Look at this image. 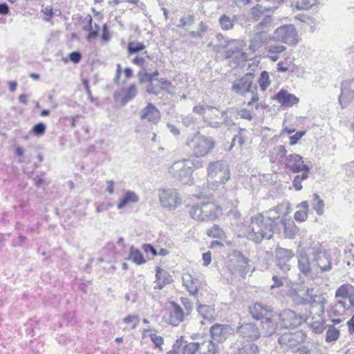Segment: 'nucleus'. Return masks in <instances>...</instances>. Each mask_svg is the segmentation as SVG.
<instances>
[{
    "label": "nucleus",
    "mask_w": 354,
    "mask_h": 354,
    "mask_svg": "<svg viewBox=\"0 0 354 354\" xmlns=\"http://www.w3.org/2000/svg\"><path fill=\"white\" fill-rule=\"evenodd\" d=\"M301 304H310L312 307H317L319 316L315 320H313L315 318L313 317L312 320L309 322V324L313 332L317 334L322 333L325 328V321L321 317L326 304L325 297L314 288H308L305 297L301 298Z\"/></svg>",
    "instance_id": "1"
},
{
    "label": "nucleus",
    "mask_w": 354,
    "mask_h": 354,
    "mask_svg": "<svg viewBox=\"0 0 354 354\" xmlns=\"http://www.w3.org/2000/svg\"><path fill=\"white\" fill-rule=\"evenodd\" d=\"M185 145L194 157L201 158L211 152L215 147V142L212 137L197 132L187 138Z\"/></svg>",
    "instance_id": "2"
},
{
    "label": "nucleus",
    "mask_w": 354,
    "mask_h": 354,
    "mask_svg": "<svg viewBox=\"0 0 354 354\" xmlns=\"http://www.w3.org/2000/svg\"><path fill=\"white\" fill-rule=\"evenodd\" d=\"M207 180L212 189L214 186L224 185L230 178L229 166L226 161L215 160L210 162L207 167Z\"/></svg>",
    "instance_id": "3"
},
{
    "label": "nucleus",
    "mask_w": 354,
    "mask_h": 354,
    "mask_svg": "<svg viewBox=\"0 0 354 354\" xmlns=\"http://www.w3.org/2000/svg\"><path fill=\"white\" fill-rule=\"evenodd\" d=\"M249 228L250 231L248 232V238L257 243L263 239H271L272 233L276 232L272 225L266 222L259 214L251 218Z\"/></svg>",
    "instance_id": "4"
},
{
    "label": "nucleus",
    "mask_w": 354,
    "mask_h": 354,
    "mask_svg": "<svg viewBox=\"0 0 354 354\" xmlns=\"http://www.w3.org/2000/svg\"><path fill=\"white\" fill-rule=\"evenodd\" d=\"M202 161L196 160L194 163L189 159H183L175 162L169 169V174L175 178L184 183H188L192 175L194 168L201 167Z\"/></svg>",
    "instance_id": "5"
},
{
    "label": "nucleus",
    "mask_w": 354,
    "mask_h": 354,
    "mask_svg": "<svg viewBox=\"0 0 354 354\" xmlns=\"http://www.w3.org/2000/svg\"><path fill=\"white\" fill-rule=\"evenodd\" d=\"M253 80L254 74L248 73L235 81L232 86V91L238 95H245L249 92L252 93V96L251 100L248 102V106H250L252 103L259 100L257 87L253 84Z\"/></svg>",
    "instance_id": "6"
},
{
    "label": "nucleus",
    "mask_w": 354,
    "mask_h": 354,
    "mask_svg": "<svg viewBox=\"0 0 354 354\" xmlns=\"http://www.w3.org/2000/svg\"><path fill=\"white\" fill-rule=\"evenodd\" d=\"M220 212V209L213 203L201 202L193 205L189 214L192 218L207 221L215 220Z\"/></svg>",
    "instance_id": "7"
},
{
    "label": "nucleus",
    "mask_w": 354,
    "mask_h": 354,
    "mask_svg": "<svg viewBox=\"0 0 354 354\" xmlns=\"http://www.w3.org/2000/svg\"><path fill=\"white\" fill-rule=\"evenodd\" d=\"M245 43L243 40L232 39L225 46V56L233 62L234 66L248 60L247 54L243 51Z\"/></svg>",
    "instance_id": "8"
},
{
    "label": "nucleus",
    "mask_w": 354,
    "mask_h": 354,
    "mask_svg": "<svg viewBox=\"0 0 354 354\" xmlns=\"http://www.w3.org/2000/svg\"><path fill=\"white\" fill-rule=\"evenodd\" d=\"M250 260L238 250H234L228 257L227 268L232 274L238 273L244 277L251 272Z\"/></svg>",
    "instance_id": "9"
},
{
    "label": "nucleus",
    "mask_w": 354,
    "mask_h": 354,
    "mask_svg": "<svg viewBox=\"0 0 354 354\" xmlns=\"http://www.w3.org/2000/svg\"><path fill=\"white\" fill-rule=\"evenodd\" d=\"M158 199L162 207L174 210L182 203V197L176 189L161 188L158 189Z\"/></svg>",
    "instance_id": "10"
},
{
    "label": "nucleus",
    "mask_w": 354,
    "mask_h": 354,
    "mask_svg": "<svg viewBox=\"0 0 354 354\" xmlns=\"http://www.w3.org/2000/svg\"><path fill=\"white\" fill-rule=\"evenodd\" d=\"M272 38L290 46H295L299 42L296 28L292 24L283 25L276 28Z\"/></svg>",
    "instance_id": "11"
},
{
    "label": "nucleus",
    "mask_w": 354,
    "mask_h": 354,
    "mask_svg": "<svg viewBox=\"0 0 354 354\" xmlns=\"http://www.w3.org/2000/svg\"><path fill=\"white\" fill-rule=\"evenodd\" d=\"M306 335L303 330L286 333L278 338V343L284 351L292 350L304 342Z\"/></svg>",
    "instance_id": "12"
},
{
    "label": "nucleus",
    "mask_w": 354,
    "mask_h": 354,
    "mask_svg": "<svg viewBox=\"0 0 354 354\" xmlns=\"http://www.w3.org/2000/svg\"><path fill=\"white\" fill-rule=\"evenodd\" d=\"M278 316L281 326L286 328L297 327L309 319L306 315H300L291 310H285Z\"/></svg>",
    "instance_id": "13"
},
{
    "label": "nucleus",
    "mask_w": 354,
    "mask_h": 354,
    "mask_svg": "<svg viewBox=\"0 0 354 354\" xmlns=\"http://www.w3.org/2000/svg\"><path fill=\"white\" fill-rule=\"evenodd\" d=\"M312 256L313 261L322 272L331 270L332 263L330 253L322 245H317L313 248Z\"/></svg>",
    "instance_id": "14"
},
{
    "label": "nucleus",
    "mask_w": 354,
    "mask_h": 354,
    "mask_svg": "<svg viewBox=\"0 0 354 354\" xmlns=\"http://www.w3.org/2000/svg\"><path fill=\"white\" fill-rule=\"evenodd\" d=\"M236 333L248 341H255L261 336L259 327L254 322L239 323Z\"/></svg>",
    "instance_id": "15"
},
{
    "label": "nucleus",
    "mask_w": 354,
    "mask_h": 354,
    "mask_svg": "<svg viewBox=\"0 0 354 354\" xmlns=\"http://www.w3.org/2000/svg\"><path fill=\"white\" fill-rule=\"evenodd\" d=\"M185 314L182 308L176 302L171 303V308L167 310L162 319L172 326H178L183 322Z\"/></svg>",
    "instance_id": "16"
},
{
    "label": "nucleus",
    "mask_w": 354,
    "mask_h": 354,
    "mask_svg": "<svg viewBox=\"0 0 354 354\" xmlns=\"http://www.w3.org/2000/svg\"><path fill=\"white\" fill-rule=\"evenodd\" d=\"M276 262L279 268L285 274L290 270V261L294 257V252L291 250L278 248L275 251Z\"/></svg>",
    "instance_id": "17"
},
{
    "label": "nucleus",
    "mask_w": 354,
    "mask_h": 354,
    "mask_svg": "<svg viewBox=\"0 0 354 354\" xmlns=\"http://www.w3.org/2000/svg\"><path fill=\"white\" fill-rule=\"evenodd\" d=\"M209 110L212 112L214 109L218 111V109L216 106H205L201 104H198L193 107V112L202 115L203 122L209 127L212 128H219L221 127V123L217 120H214L212 115L206 114V110Z\"/></svg>",
    "instance_id": "18"
},
{
    "label": "nucleus",
    "mask_w": 354,
    "mask_h": 354,
    "mask_svg": "<svg viewBox=\"0 0 354 354\" xmlns=\"http://www.w3.org/2000/svg\"><path fill=\"white\" fill-rule=\"evenodd\" d=\"M285 166L294 173L301 172L304 169L310 171L308 165L304 164L303 157L297 153H292L286 156Z\"/></svg>",
    "instance_id": "19"
},
{
    "label": "nucleus",
    "mask_w": 354,
    "mask_h": 354,
    "mask_svg": "<svg viewBox=\"0 0 354 354\" xmlns=\"http://www.w3.org/2000/svg\"><path fill=\"white\" fill-rule=\"evenodd\" d=\"M232 331V328L229 325L215 324L210 328L211 340L214 342H223Z\"/></svg>",
    "instance_id": "20"
},
{
    "label": "nucleus",
    "mask_w": 354,
    "mask_h": 354,
    "mask_svg": "<svg viewBox=\"0 0 354 354\" xmlns=\"http://www.w3.org/2000/svg\"><path fill=\"white\" fill-rule=\"evenodd\" d=\"M140 116L141 120H146L151 124H156L160 120V112L152 103H148L140 111Z\"/></svg>",
    "instance_id": "21"
},
{
    "label": "nucleus",
    "mask_w": 354,
    "mask_h": 354,
    "mask_svg": "<svg viewBox=\"0 0 354 354\" xmlns=\"http://www.w3.org/2000/svg\"><path fill=\"white\" fill-rule=\"evenodd\" d=\"M351 82L352 80H346L341 84V95L338 100L342 109L347 107L354 100V91L349 88Z\"/></svg>",
    "instance_id": "22"
},
{
    "label": "nucleus",
    "mask_w": 354,
    "mask_h": 354,
    "mask_svg": "<svg viewBox=\"0 0 354 354\" xmlns=\"http://www.w3.org/2000/svg\"><path fill=\"white\" fill-rule=\"evenodd\" d=\"M259 216L263 217V220L272 225V229L277 232L279 231V225L283 219L280 217L279 211L277 207L270 209L269 210L260 214Z\"/></svg>",
    "instance_id": "23"
},
{
    "label": "nucleus",
    "mask_w": 354,
    "mask_h": 354,
    "mask_svg": "<svg viewBox=\"0 0 354 354\" xmlns=\"http://www.w3.org/2000/svg\"><path fill=\"white\" fill-rule=\"evenodd\" d=\"M274 99L282 106H292L299 102V97L294 94L290 93L288 91L281 89L275 95Z\"/></svg>",
    "instance_id": "24"
},
{
    "label": "nucleus",
    "mask_w": 354,
    "mask_h": 354,
    "mask_svg": "<svg viewBox=\"0 0 354 354\" xmlns=\"http://www.w3.org/2000/svg\"><path fill=\"white\" fill-rule=\"evenodd\" d=\"M182 280L183 286L186 288L189 294L192 296L196 297L201 284L199 279L188 273H185L183 274Z\"/></svg>",
    "instance_id": "25"
},
{
    "label": "nucleus",
    "mask_w": 354,
    "mask_h": 354,
    "mask_svg": "<svg viewBox=\"0 0 354 354\" xmlns=\"http://www.w3.org/2000/svg\"><path fill=\"white\" fill-rule=\"evenodd\" d=\"M201 344L198 342H189L181 336L175 342V348H179L180 354H196L199 350Z\"/></svg>",
    "instance_id": "26"
},
{
    "label": "nucleus",
    "mask_w": 354,
    "mask_h": 354,
    "mask_svg": "<svg viewBox=\"0 0 354 354\" xmlns=\"http://www.w3.org/2000/svg\"><path fill=\"white\" fill-rule=\"evenodd\" d=\"M279 322L278 314H271L265 317L261 322L262 328L266 335L274 333Z\"/></svg>",
    "instance_id": "27"
},
{
    "label": "nucleus",
    "mask_w": 354,
    "mask_h": 354,
    "mask_svg": "<svg viewBox=\"0 0 354 354\" xmlns=\"http://www.w3.org/2000/svg\"><path fill=\"white\" fill-rule=\"evenodd\" d=\"M140 201L138 195L130 190H127L124 192L121 198L118 201L116 207L118 209H122L131 203H137Z\"/></svg>",
    "instance_id": "28"
},
{
    "label": "nucleus",
    "mask_w": 354,
    "mask_h": 354,
    "mask_svg": "<svg viewBox=\"0 0 354 354\" xmlns=\"http://www.w3.org/2000/svg\"><path fill=\"white\" fill-rule=\"evenodd\" d=\"M297 260L298 268L300 272L306 277L308 276L311 273L312 270L306 252L304 250H300L297 254Z\"/></svg>",
    "instance_id": "29"
},
{
    "label": "nucleus",
    "mask_w": 354,
    "mask_h": 354,
    "mask_svg": "<svg viewBox=\"0 0 354 354\" xmlns=\"http://www.w3.org/2000/svg\"><path fill=\"white\" fill-rule=\"evenodd\" d=\"M273 0H261L260 3L257 5L256 7H254L252 9V15L254 18L256 19L261 17V14L264 11H272L277 8H272L271 6L274 5L272 3Z\"/></svg>",
    "instance_id": "30"
},
{
    "label": "nucleus",
    "mask_w": 354,
    "mask_h": 354,
    "mask_svg": "<svg viewBox=\"0 0 354 354\" xmlns=\"http://www.w3.org/2000/svg\"><path fill=\"white\" fill-rule=\"evenodd\" d=\"M197 310L203 318L201 321V324H205L207 322L211 323L215 319L214 309L212 306L200 304Z\"/></svg>",
    "instance_id": "31"
},
{
    "label": "nucleus",
    "mask_w": 354,
    "mask_h": 354,
    "mask_svg": "<svg viewBox=\"0 0 354 354\" xmlns=\"http://www.w3.org/2000/svg\"><path fill=\"white\" fill-rule=\"evenodd\" d=\"M250 315L256 319H263L272 314L266 307L261 304L256 303L249 309Z\"/></svg>",
    "instance_id": "32"
},
{
    "label": "nucleus",
    "mask_w": 354,
    "mask_h": 354,
    "mask_svg": "<svg viewBox=\"0 0 354 354\" xmlns=\"http://www.w3.org/2000/svg\"><path fill=\"white\" fill-rule=\"evenodd\" d=\"M286 50V47L282 45L272 44L269 45L266 50L268 53L266 57L272 62H275L279 59V54Z\"/></svg>",
    "instance_id": "33"
},
{
    "label": "nucleus",
    "mask_w": 354,
    "mask_h": 354,
    "mask_svg": "<svg viewBox=\"0 0 354 354\" xmlns=\"http://www.w3.org/2000/svg\"><path fill=\"white\" fill-rule=\"evenodd\" d=\"M254 32L252 35L250 41L249 48L253 53L260 48L264 42L266 35L258 31H254Z\"/></svg>",
    "instance_id": "34"
},
{
    "label": "nucleus",
    "mask_w": 354,
    "mask_h": 354,
    "mask_svg": "<svg viewBox=\"0 0 354 354\" xmlns=\"http://www.w3.org/2000/svg\"><path fill=\"white\" fill-rule=\"evenodd\" d=\"M127 259L132 261L137 266H140L146 263V260L142 252L133 245L129 248V257Z\"/></svg>",
    "instance_id": "35"
},
{
    "label": "nucleus",
    "mask_w": 354,
    "mask_h": 354,
    "mask_svg": "<svg viewBox=\"0 0 354 354\" xmlns=\"http://www.w3.org/2000/svg\"><path fill=\"white\" fill-rule=\"evenodd\" d=\"M272 27V19L270 15H266L263 19L254 27V31H258L266 35Z\"/></svg>",
    "instance_id": "36"
},
{
    "label": "nucleus",
    "mask_w": 354,
    "mask_h": 354,
    "mask_svg": "<svg viewBox=\"0 0 354 354\" xmlns=\"http://www.w3.org/2000/svg\"><path fill=\"white\" fill-rule=\"evenodd\" d=\"M281 227H283L285 235L289 239L293 238L298 232V228L292 221L283 220L279 225V229Z\"/></svg>",
    "instance_id": "37"
},
{
    "label": "nucleus",
    "mask_w": 354,
    "mask_h": 354,
    "mask_svg": "<svg viewBox=\"0 0 354 354\" xmlns=\"http://www.w3.org/2000/svg\"><path fill=\"white\" fill-rule=\"evenodd\" d=\"M142 335L144 337L149 336L152 342L158 348H160L161 345L163 344V338L161 336L156 335V330L153 328H148L143 329Z\"/></svg>",
    "instance_id": "38"
},
{
    "label": "nucleus",
    "mask_w": 354,
    "mask_h": 354,
    "mask_svg": "<svg viewBox=\"0 0 354 354\" xmlns=\"http://www.w3.org/2000/svg\"><path fill=\"white\" fill-rule=\"evenodd\" d=\"M354 292V287L349 283H344L339 286L336 290L335 297H342L343 299L349 298Z\"/></svg>",
    "instance_id": "39"
},
{
    "label": "nucleus",
    "mask_w": 354,
    "mask_h": 354,
    "mask_svg": "<svg viewBox=\"0 0 354 354\" xmlns=\"http://www.w3.org/2000/svg\"><path fill=\"white\" fill-rule=\"evenodd\" d=\"M297 207L299 208L294 215V218L297 221H304L308 217V203L307 201L301 202Z\"/></svg>",
    "instance_id": "40"
},
{
    "label": "nucleus",
    "mask_w": 354,
    "mask_h": 354,
    "mask_svg": "<svg viewBox=\"0 0 354 354\" xmlns=\"http://www.w3.org/2000/svg\"><path fill=\"white\" fill-rule=\"evenodd\" d=\"M201 354H217L218 348L215 342L209 340L201 344Z\"/></svg>",
    "instance_id": "41"
},
{
    "label": "nucleus",
    "mask_w": 354,
    "mask_h": 354,
    "mask_svg": "<svg viewBox=\"0 0 354 354\" xmlns=\"http://www.w3.org/2000/svg\"><path fill=\"white\" fill-rule=\"evenodd\" d=\"M236 19L237 16L234 15L232 18H231L226 15H223L219 18V24L223 30H229L233 28L234 21Z\"/></svg>",
    "instance_id": "42"
},
{
    "label": "nucleus",
    "mask_w": 354,
    "mask_h": 354,
    "mask_svg": "<svg viewBox=\"0 0 354 354\" xmlns=\"http://www.w3.org/2000/svg\"><path fill=\"white\" fill-rule=\"evenodd\" d=\"M233 354H259V348L254 344H248L238 348Z\"/></svg>",
    "instance_id": "43"
},
{
    "label": "nucleus",
    "mask_w": 354,
    "mask_h": 354,
    "mask_svg": "<svg viewBox=\"0 0 354 354\" xmlns=\"http://www.w3.org/2000/svg\"><path fill=\"white\" fill-rule=\"evenodd\" d=\"M312 207L318 215L324 214V203L317 194L313 195Z\"/></svg>",
    "instance_id": "44"
},
{
    "label": "nucleus",
    "mask_w": 354,
    "mask_h": 354,
    "mask_svg": "<svg viewBox=\"0 0 354 354\" xmlns=\"http://www.w3.org/2000/svg\"><path fill=\"white\" fill-rule=\"evenodd\" d=\"M88 21V26L87 27H84V29L86 30H88L89 32L88 35L87 36L88 40H91L94 38H95L97 35V31L99 30V26L97 25H95V28L93 27L92 25V17L91 15H88L86 18Z\"/></svg>",
    "instance_id": "45"
},
{
    "label": "nucleus",
    "mask_w": 354,
    "mask_h": 354,
    "mask_svg": "<svg viewBox=\"0 0 354 354\" xmlns=\"http://www.w3.org/2000/svg\"><path fill=\"white\" fill-rule=\"evenodd\" d=\"M137 95L136 86L134 84L131 85L124 91V97L122 100V105L126 104L132 100Z\"/></svg>",
    "instance_id": "46"
},
{
    "label": "nucleus",
    "mask_w": 354,
    "mask_h": 354,
    "mask_svg": "<svg viewBox=\"0 0 354 354\" xmlns=\"http://www.w3.org/2000/svg\"><path fill=\"white\" fill-rule=\"evenodd\" d=\"M146 48L143 43L138 41H129L127 46V52L129 55H134L145 50Z\"/></svg>",
    "instance_id": "47"
},
{
    "label": "nucleus",
    "mask_w": 354,
    "mask_h": 354,
    "mask_svg": "<svg viewBox=\"0 0 354 354\" xmlns=\"http://www.w3.org/2000/svg\"><path fill=\"white\" fill-rule=\"evenodd\" d=\"M339 330L333 325H329L326 334V341L332 342L336 341L339 337Z\"/></svg>",
    "instance_id": "48"
},
{
    "label": "nucleus",
    "mask_w": 354,
    "mask_h": 354,
    "mask_svg": "<svg viewBox=\"0 0 354 354\" xmlns=\"http://www.w3.org/2000/svg\"><path fill=\"white\" fill-rule=\"evenodd\" d=\"M156 279L157 281H162L166 284H169L172 281V277L169 272L160 268H156Z\"/></svg>",
    "instance_id": "49"
},
{
    "label": "nucleus",
    "mask_w": 354,
    "mask_h": 354,
    "mask_svg": "<svg viewBox=\"0 0 354 354\" xmlns=\"http://www.w3.org/2000/svg\"><path fill=\"white\" fill-rule=\"evenodd\" d=\"M259 84L261 91H265L270 84L269 80V74L267 71H264L261 73L259 80Z\"/></svg>",
    "instance_id": "50"
},
{
    "label": "nucleus",
    "mask_w": 354,
    "mask_h": 354,
    "mask_svg": "<svg viewBox=\"0 0 354 354\" xmlns=\"http://www.w3.org/2000/svg\"><path fill=\"white\" fill-rule=\"evenodd\" d=\"M316 3V0H297L295 6L297 10H308Z\"/></svg>",
    "instance_id": "51"
},
{
    "label": "nucleus",
    "mask_w": 354,
    "mask_h": 354,
    "mask_svg": "<svg viewBox=\"0 0 354 354\" xmlns=\"http://www.w3.org/2000/svg\"><path fill=\"white\" fill-rule=\"evenodd\" d=\"M207 234L209 236L214 238H222L224 236V232L217 225H214L212 228L209 229Z\"/></svg>",
    "instance_id": "52"
},
{
    "label": "nucleus",
    "mask_w": 354,
    "mask_h": 354,
    "mask_svg": "<svg viewBox=\"0 0 354 354\" xmlns=\"http://www.w3.org/2000/svg\"><path fill=\"white\" fill-rule=\"evenodd\" d=\"M15 154L16 156L21 158L19 160L21 163L29 164L31 162V156H24V150L20 147L15 149Z\"/></svg>",
    "instance_id": "53"
},
{
    "label": "nucleus",
    "mask_w": 354,
    "mask_h": 354,
    "mask_svg": "<svg viewBox=\"0 0 354 354\" xmlns=\"http://www.w3.org/2000/svg\"><path fill=\"white\" fill-rule=\"evenodd\" d=\"M46 125L44 122H39L33 126L31 132L37 136H41L45 133Z\"/></svg>",
    "instance_id": "54"
},
{
    "label": "nucleus",
    "mask_w": 354,
    "mask_h": 354,
    "mask_svg": "<svg viewBox=\"0 0 354 354\" xmlns=\"http://www.w3.org/2000/svg\"><path fill=\"white\" fill-rule=\"evenodd\" d=\"M295 354H322L320 351L316 346L306 347L303 346L299 348Z\"/></svg>",
    "instance_id": "55"
},
{
    "label": "nucleus",
    "mask_w": 354,
    "mask_h": 354,
    "mask_svg": "<svg viewBox=\"0 0 354 354\" xmlns=\"http://www.w3.org/2000/svg\"><path fill=\"white\" fill-rule=\"evenodd\" d=\"M158 72L156 71L153 73H147L146 72H140L138 73L139 80L141 83L147 81H151L153 77L158 75Z\"/></svg>",
    "instance_id": "56"
},
{
    "label": "nucleus",
    "mask_w": 354,
    "mask_h": 354,
    "mask_svg": "<svg viewBox=\"0 0 354 354\" xmlns=\"http://www.w3.org/2000/svg\"><path fill=\"white\" fill-rule=\"evenodd\" d=\"M194 22V16L189 15L187 17H182L180 19V24L178 27L184 28L186 26H191Z\"/></svg>",
    "instance_id": "57"
},
{
    "label": "nucleus",
    "mask_w": 354,
    "mask_h": 354,
    "mask_svg": "<svg viewBox=\"0 0 354 354\" xmlns=\"http://www.w3.org/2000/svg\"><path fill=\"white\" fill-rule=\"evenodd\" d=\"M180 301L185 309V311H186L185 313V315H190V313H192V309H193L192 302L189 300V299H188L187 297H181L180 299Z\"/></svg>",
    "instance_id": "58"
},
{
    "label": "nucleus",
    "mask_w": 354,
    "mask_h": 354,
    "mask_svg": "<svg viewBox=\"0 0 354 354\" xmlns=\"http://www.w3.org/2000/svg\"><path fill=\"white\" fill-rule=\"evenodd\" d=\"M244 142V138L240 134L236 135L233 138L232 140L231 148L236 145L241 148L243 145Z\"/></svg>",
    "instance_id": "59"
},
{
    "label": "nucleus",
    "mask_w": 354,
    "mask_h": 354,
    "mask_svg": "<svg viewBox=\"0 0 354 354\" xmlns=\"http://www.w3.org/2000/svg\"><path fill=\"white\" fill-rule=\"evenodd\" d=\"M238 115L241 118L248 120L249 121H251L253 118L251 112L246 109H240L238 111Z\"/></svg>",
    "instance_id": "60"
},
{
    "label": "nucleus",
    "mask_w": 354,
    "mask_h": 354,
    "mask_svg": "<svg viewBox=\"0 0 354 354\" xmlns=\"http://www.w3.org/2000/svg\"><path fill=\"white\" fill-rule=\"evenodd\" d=\"M41 12L45 15L44 19L46 21H50L53 16V10L50 6H46L41 10Z\"/></svg>",
    "instance_id": "61"
},
{
    "label": "nucleus",
    "mask_w": 354,
    "mask_h": 354,
    "mask_svg": "<svg viewBox=\"0 0 354 354\" xmlns=\"http://www.w3.org/2000/svg\"><path fill=\"white\" fill-rule=\"evenodd\" d=\"M305 131H297L293 136L290 137V145H295L297 143V142L302 138L305 134Z\"/></svg>",
    "instance_id": "62"
},
{
    "label": "nucleus",
    "mask_w": 354,
    "mask_h": 354,
    "mask_svg": "<svg viewBox=\"0 0 354 354\" xmlns=\"http://www.w3.org/2000/svg\"><path fill=\"white\" fill-rule=\"evenodd\" d=\"M221 117L223 118V121L221 122V125L224 124L227 127H230L234 124L232 120L227 117L226 111H221ZM218 122H220V121H218Z\"/></svg>",
    "instance_id": "63"
},
{
    "label": "nucleus",
    "mask_w": 354,
    "mask_h": 354,
    "mask_svg": "<svg viewBox=\"0 0 354 354\" xmlns=\"http://www.w3.org/2000/svg\"><path fill=\"white\" fill-rule=\"evenodd\" d=\"M82 58V55L78 51H73L69 54V59L71 62L75 64H77L80 62Z\"/></svg>",
    "instance_id": "64"
}]
</instances>
